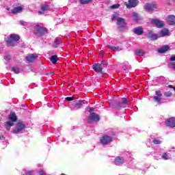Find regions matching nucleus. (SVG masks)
I'll return each instance as SVG.
<instances>
[{"label":"nucleus","instance_id":"obj_1","mask_svg":"<svg viewBox=\"0 0 175 175\" xmlns=\"http://www.w3.org/2000/svg\"><path fill=\"white\" fill-rule=\"evenodd\" d=\"M116 25H118L117 29L118 32H124L125 29H128V25H126V20L124 18H117Z\"/></svg>","mask_w":175,"mask_h":175},{"label":"nucleus","instance_id":"obj_2","mask_svg":"<svg viewBox=\"0 0 175 175\" xmlns=\"http://www.w3.org/2000/svg\"><path fill=\"white\" fill-rule=\"evenodd\" d=\"M110 105L112 106L113 109H117L118 110L125 109L128 106V99L122 98L120 100L117 102L116 105H114V103H111Z\"/></svg>","mask_w":175,"mask_h":175},{"label":"nucleus","instance_id":"obj_3","mask_svg":"<svg viewBox=\"0 0 175 175\" xmlns=\"http://www.w3.org/2000/svg\"><path fill=\"white\" fill-rule=\"evenodd\" d=\"M8 120H10V121L5 122V128L7 131H10V128H12V126L14 125V122L17 121L16 113L12 112L8 116Z\"/></svg>","mask_w":175,"mask_h":175},{"label":"nucleus","instance_id":"obj_4","mask_svg":"<svg viewBox=\"0 0 175 175\" xmlns=\"http://www.w3.org/2000/svg\"><path fill=\"white\" fill-rule=\"evenodd\" d=\"M47 28L41 27L39 25H37L34 28V35L36 36H44L47 33Z\"/></svg>","mask_w":175,"mask_h":175},{"label":"nucleus","instance_id":"obj_5","mask_svg":"<svg viewBox=\"0 0 175 175\" xmlns=\"http://www.w3.org/2000/svg\"><path fill=\"white\" fill-rule=\"evenodd\" d=\"M100 142L103 146H107V144H110V143L113 142V137L107 135H103L102 138L100 139Z\"/></svg>","mask_w":175,"mask_h":175},{"label":"nucleus","instance_id":"obj_6","mask_svg":"<svg viewBox=\"0 0 175 175\" xmlns=\"http://www.w3.org/2000/svg\"><path fill=\"white\" fill-rule=\"evenodd\" d=\"M91 116L88 117V122L92 124V122H98L100 120L99 115L95 113V112L90 113Z\"/></svg>","mask_w":175,"mask_h":175},{"label":"nucleus","instance_id":"obj_7","mask_svg":"<svg viewBox=\"0 0 175 175\" xmlns=\"http://www.w3.org/2000/svg\"><path fill=\"white\" fill-rule=\"evenodd\" d=\"M124 5L127 9H132L139 5V0H129L128 2H124Z\"/></svg>","mask_w":175,"mask_h":175},{"label":"nucleus","instance_id":"obj_8","mask_svg":"<svg viewBox=\"0 0 175 175\" xmlns=\"http://www.w3.org/2000/svg\"><path fill=\"white\" fill-rule=\"evenodd\" d=\"M169 35H170L169 29L164 28L161 29L159 35L154 34V40H155L158 39V38H162V36H169Z\"/></svg>","mask_w":175,"mask_h":175},{"label":"nucleus","instance_id":"obj_9","mask_svg":"<svg viewBox=\"0 0 175 175\" xmlns=\"http://www.w3.org/2000/svg\"><path fill=\"white\" fill-rule=\"evenodd\" d=\"M25 129V123L24 122H19L16 124V129L14 130L13 133H18L21 131Z\"/></svg>","mask_w":175,"mask_h":175},{"label":"nucleus","instance_id":"obj_10","mask_svg":"<svg viewBox=\"0 0 175 175\" xmlns=\"http://www.w3.org/2000/svg\"><path fill=\"white\" fill-rule=\"evenodd\" d=\"M155 94L156 96L154 98V102H157V105H161V103H162V102H161V100H162V93L159 90L155 92Z\"/></svg>","mask_w":175,"mask_h":175},{"label":"nucleus","instance_id":"obj_11","mask_svg":"<svg viewBox=\"0 0 175 175\" xmlns=\"http://www.w3.org/2000/svg\"><path fill=\"white\" fill-rule=\"evenodd\" d=\"M92 68L94 69V72H96V73H103V68H102L100 64L99 63L94 64L92 66Z\"/></svg>","mask_w":175,"mask_h":175},{"label":"nucleus","instance_id":"obj_12","mask_svg":"<svg viewBox=\"0 0 175 175\" xmlns=\"http://www.w3.org/2000/svg\"><path fill=\"white\" fill-rule=\"evenodd\" d=\"M165 124L167 126H170V128L175 127V118H170L167 119L165 121Z\"/></svg>","mask_w":175,"mask_h":175},{"label":"nucleus","instance_id":"obj_13","mask_svg":"<svg viewBox=\"0 0 175 175\" xmlns=\"http://www.w3.org/2000/svg\"><path fill=\"white\" fill-rule=\"evenodd\" d=\"M133 32H134V33L135 35H138V36L143 35L144 33V29H143V27L139 26V27L134 28L133 30Z\"/></svg>","mask_w":175,"mask_h":175},{"label":"nucleus","instance_id":"obj_14","mask_svg":"<svg viewBox=\"0 0 175 175\" xmlns=\"http://www.w3.org/2000/svg\"><path fill=\"white\" fill-rule=\"evenodd\" d=\"M144 9L146 10V12H148V13H152V9H154V4L146 3L144 5Z\"/></svg>","mask_w":175,"mask_h":175},{"label":"nucleus","instance_id":"obj_15","mask_svg":"<svg viewBox=\"0 0 175 175\" xmlns=\"http://www.w3.org/2000/svg\"><path fill=\"white\" fill-rule=\"evenodd\" d=\"M36 58H38V55L35 54H29L25 57L26 61L29 63L33 62Z\"/></svg>","mask_w":175,"mask_h":175},{"label":"nucleus","instance_id":"obj_16","mask_svg":"<svg viewBox=\"0 0 175 175\" xmlns=\"http://www.w3.org/2000/svg\"><path fill=\"white\" fill-rule=\"evenodd\" d=\"M84 105H85V100H78L75 104V108L77 109H81V107H83Z\"/></svg>","mask_w":175,"mask_h":175},{"label":"nucleus","instance_id":"obj_17","mask_svg":"<svg viewBox=\"0 0 175 175\" xmlns=\"http://www.w3.org/2000/svg\"><path fill=\"white\" fill-rule=\"evenodd\" d=\"M154 24L157 28H162L165 27V23L159 19H154Z\"/></svg>","mask_w":175,"mask_h":175},{"label":"nucleus","instance_id":"obj_18","mask_svg":"<svg viewBox=\"0 0 175 175\" xmlns=\"http://www.w3.org/2000/svg\"><path fill=\"white\" fill-rule=\"evenodd\" d=\"M167 23L170 25H175V16L174 15H169L167 18Z\"/></svg>","mask_w":175,"mask_h":175},{"label":"nucleus","instance_id":"obj_19","mask_svg":"<svg viewBox=\"0 0 175 175\" xmlns=\"http://www.w3.org/2000/svg\"><path fill=\"white\" fill-rule=\"evenodd\" d=\"M146 36L150 42L154 40V31L152 30H148L146 32Z\"/></svg>","mask_w":175,"mask_h":175},{"label":"nucleus","instance_id":"obj_20","mask_svg":"<svg viewBox=\"0 0 175 175\" xmlns=\"http://www.w3.org/2000/svg\"><path fill=\"white\" fill-rule=\"evenodd\" d=\"M124 157L118 156L115 159V163H117L118 165H124Z\"/></svg>","mask_w":175,"mask_h":175},{"label":"nucleus","instance_id":"obj_21","mask_svg":"<svg viewBox=\"0 0 175 175\" xmlns=\"http://www.w3.org/2000/svg\"><path fill=\"white\" fill-rule=\"evenodd\" d=\"M23 12V8L22 7H16L14 9L11 10V13L12 14H17V13H21Z\"/></svg>","mask_w":175,"mask_h":175},{"label":"nucleus","instance_id":"obj_22","mask_svg":"<svg viewBox=\"0 0 175 175\" xmlns=\"http://www.w3.org/2000/svg\"><path fill=\"white\" fill-rule=\"evenodd\" d=\"M50 59L51 62L53 64V65H55V64H57V62L59 59V58L57 55H54L50 57Z\"/></svg>","mask_w":175,"mask_h":175},{"label":"nucleus","instance_id":"obj_23","mask_svg":"<svg viewBox=\"0 0 175 175\" xmlns=\"http://www.w3.org/2000/svg\"><path fill=\"white\" fill-rule=\"evenodd\" d=\"M14 42L15 41L13 39H12L10 37L6 41L7 46H10V47H14L15 46Z\"/></svg>","mask_w":175,"mask_h":175},{"label":"nucleus","instance_id":"obj_24","mask_svg":"<svg viewBox=\"0 0 175 175\" xmlns=\"http://www.w3.org/2000/svg\"><path fill=\"white\" fill-rule=\"evenodd\" d=\"M167 50H169V46H164L158 49V53H160L161 54H165Z\"/></svg>","mask_w":175,"mask_h":175},{"label":"nucleus","instance_id":"obj_25","mask_svg":"<svg viewBox=\"0 0 175 175\" xmlns=\"http://www.w3.org/2000/svg\"><path fill=\"white\" fill-rule=\"evenodd\" d=\"M50 9V7L49 5H43L41 8V10L38 11L39 14H43V13H44V12H47V10H49Z\"/></svg>","mask_w":175,"mask_h":175},{"label":"nucleus","instance_id":"obj_26","mask_svg":"<svg viewBox=\"0 0 175 175\" xmlns=\"http://www.w3.org/2000/svg\"><path fill=\"white\" fill-rule=\"evenodd\" d=\"M107 47H108V49H110L111 50H113V51H122V49L120 48L119 46L107 45Z\"/></svg>","mask_w":175,"mask_h":175},{"label":"nucleus","instance_id":"obj_27","mask_svg":"<svg viewBox=\"0 0 175 175\" xmlns=\"http://www.w3.org/2000/svg\"><path fill=\"white\" fill-rule=\"evenodd\" d=\"M10 38L13 39L15 42H18L20 40V36L18 34H11Z\"/></svg>","mask_w":175,"mask_h":175},{"label":"nucleus","instance_id":"obj_28","mask_svg":"<svg viewBox=\"0 0 175 175\" xmlns=\"http://www.w3.org/2000/svg\"><path fill=\"white\" fill-rule=\"evenodd\" d=\"M135 54L138 57H143V55H144V51H143L142 49H137L135 51Z\"/></svg>","mask_w":175,"mask_h":175},{"label":"nucleus","instance_id":"obj_29","mask_svg":"<svg viewBox=\"0 0 175 175\" xmlns=\"http://www.w3.org/2000/svg\"><path fill=\"white\" fill-rule=\"evenodd\" d=\"M133 18L134 21H139L140 20V16H139V14L137 12H133Z\"/></svg>","mask_w":175,"mask_h":175},{"label":"nucleus","instance_id":"obj_30","mask_svg":"<svg viewBox=\"0 0 175 175\" xmlns=\"http://www.w3.org/2000/svg\"><path fill=\"white\" fill-rule=\"evenodd\" d=\"M60 44H61V40L55 39L53 42V47H55V49H57V47H58V46H59Z\"/></svg>","mask_w":175,"mask_h":175},{"label":"nucleus","instance_id":"obj_31","mask_svg":"<svg viewBox=\"0 0 175 175\" xmlns=\"http://www.w3.org/2000/svg\"><path fill=\"white\" fill-rule=\"evenodd\" d=\"M81 5H88V3H91L92 0H80Z\"/></svg>","mask_w":175,"mask_h":175},{"label":"nucleus","instance_id":"obj_32","mask_svg":"<svg viewBox=\"0 0 175 175\" xmlns=\"http://www.w3.org/2000/svg\"><path fill=\"white\" fill-rule=\"evenodd\" d=\"M100 65L103 69H105V68H107V65H109V64L105 61H102Z\"/></svg>","mask_w":175,"mask_h":175},{"label":"nucleus","instance_id":"obj_33","mask_svg":"<svg viewBox=\"0 0 175 175\" xmlns=\"http://www.w3.org/2000/svg\"><path fill=\"white\" fill-rule=\"evenodd\" d=\"M164 95L167 98H170V96H172V95H173V93H172V92H164Z\"/></svg>","mask_w":175,"mask_h":175},{"label":"nucleus","instance_id":"obj_34","mask_svg":"<svg viewBox=\"0 0 175 175\" xmlns=\"http://www.w3.org/2000/svg\"><path fill=\"white\" fill-rule=\"evenodd\" d=\"M65 100H66L67 102H70L72 100H75V97H73V96H72V97H66Z\"/></svg>","mask_w":175,"mask_h":175},{"label":"nucleus","instance_id":"obj_35","mask_svg":"<svg viewBox=\"0 0 175 175\" xmlns=\"http://www.w3.org/2000/svg\"><path fill=\"white\" fill-rule=\"evenodd\" d=\"M12 70L14 73H20V70L15 67H12Z\"/></svg>","mask_w":175,"mask_h":175},{"label":"nucleus","instance_id":"obj_36","mask_svg":"<svg viewBox=\"0 0 175 175\" xmlns=\"http://www.w3.org/2000/svg\"><path fill=\"white\" fill-rule=\"evenodd\" d=\"M120 4H114L111 6V9H118L120 8Z\"/></svg>","mask_w":175,"mask_h":175},{"label":"nucleus","instance_id":"obj_37","mask_svg":"<svg viewBox=\"0 0 175 175\" xmlns=\"http://www.w3.org/2000/svg\"><path fill=\"white\" fill-rule=\"evenodd\" d=\"M4 59L5 61H10V59H11L10 55H4Z\"/></svg>","mask_w":175,"mask_h":175},{"label":"nucleus","instance_id":"obj_38","mask_svg":"<svg viewBox=\"0 0 175 175\" xmlns=\"http://www.w3.org/2000/svg\"><path fill=\"white\" fill-rule=\"evenodd\" d=\"M162 142L159 139H154V144H161Z\"/></svg>","mask_w":175,"mask_h":175},{"label":"nucleus","instance_id":"obj_39","mask_svg":"<svg viewBox=\"0 0 175 175\" xmlns=\"http://www.w3.org/2000/svg\"><path fill=\"white\" fill-rule=\"evenodd\" d=\"M163 159H169V156L167 155V154L166 152H165L163 154Z\"/></svg>","mask_w":175,"mask_h":175},{"label":"nucleus","instance_id":"obj_40","mask_svg":"<svg viewBox=\"0 0 175 175\" xmlns=\"http://www.w3.org/2000/svg\"><path fill=\"white\" fill-rule=\"evenodd\" d=\"M116 18H117V14H112L111 21H114Z\"/></svg>","mask_w":175,"mask_h":175},{"label":"nucleus","instance_id":"obj_41","mask_svg":"<svg viewBox=\"0 0 175 175\" xmlns=\"http://www.w3.org/2000/svg\"><path fill=\"white\" fill-rule=\"evenodd\" d=\"M35 174H33V171H28L27 172H26V175H34Z\"/></svg>","mask_w":175,"mask_h":175},{"label":"nucleus","instance_id":"obj_42","mask_svg":"<svg viewBox=\"0 0 175 175\" xmlns=\"http://www.w3.org/2000/svg\"><path fill=\"white\" fill-rule=\"evenodd\" d=\"M170 61H175V55L171 56Z\"/></svg>","mask_w":175,"mask_h":175},{"label":"nucleus","instance_id":"obj_43","mask_svg":"<svg viewBox=\"0 0 175 175\" xmlns=\"http://www.w3.org/2000/svg\"><path fill=\"white\" fill-rule=\"evenodd\" d=\"M21 25H24V26H25V25H27V22H25V21H21Z\"/></svg>","mask_w":175,"mask_h":175},{"label":"nucleus","instance_id":"obj_44","mask_svg":"<svg viewBox=\"0 0 175 175\" xmlns=\"http://www.w3.org/2000/svg\"><path fill=\"white\" fill-rule=\"evenodd\" d=\"M93 111H95V109L94 107H91L90 108V113H92Z\"/></svg>","mask_w":175,"mask_h":175},{"label":"nucleus","instance_id":"obj_45","mask_svg":"<svg viewBox=\"0 0 175 175\" xmlns=\"http://www.w3.org/2000/svg\"><path fill=\"white\" fill-rule=\"evenodd\" d=\"M168 88H173L174 91H175V87L172 85H168Z\"/></svg>","mask_w":175,"mask_h":175},{"label":"nucleus","instance_id":"obj_46","mask_svg":"<svg viewBox=\"0 0 175 175\" xmlns=\"http://www.w3.org/2000/svg\"><path fill=\"white\" fill-rule=\"evenodd\" d=\"M40 175H44V172L43 170L40 171Z\"/></svg>","mask_w":175,"mask_h":175},{"label":"nucleus","instance_id":"obj_47","mask_svg":"<svg viewBox=\"0 0 175 175\" xmlns=\"http://www.w3.org/2000/svg\"><path fill=\"white\" fill-rule=\"evenodd\" d=\"M152 23H154V19H152Z\"/></svg>","mask_w":175,"mask_h":175},{"label":"nucleus","instance_id":"obj_48","mask_svg":"<svg viewBox=\"0 0 175 175\" xmlns=\"http://www.w3.org/2000/svg\"><path fill=\"white\" fill-rule=\"evenodd\" d=\"M157 8V6L156 5H154V9H156Z\"/></svg>","mask_w":175,"mask_h":175}]
</instances>
